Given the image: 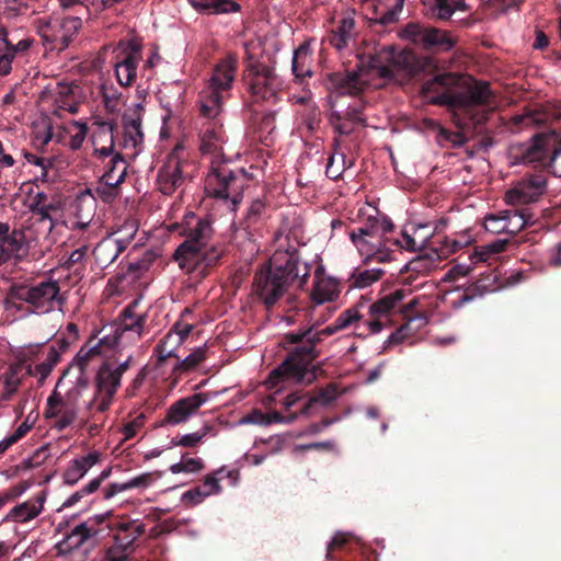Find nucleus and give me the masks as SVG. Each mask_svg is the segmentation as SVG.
Wrapping results in <instances>:
<instances>
[{
	"mask_svg": "<svg viewBox=\"0 0 561 561\" xmlns=\"http://www.w3.org/2000/svg\"><path fill=\"white\" fill-rule=\"evenodd\" d=\"M405 297L404 289H398L375 302L362 297L353 307L344 310L335 321L322 330L314 327L298 329L284 334L279 343L288 351L286 358L270 373L267 383L273 388L282 381L311 383L317 378L319 367L314 362L321 355L320 343L350 325L359 329L364 325L368 334L379 333L389 327L398 304Z\"/></svg>",
	"mask_w": 561,
	"mask_h": 561,
	"instance_id": "f257e3e1",
	"label": "nucleus"
},
{
	"mask_svg": "<svg viewBox=\"0 0 561 561\" xmlns=\"http://www.w3.org/2000/svg\"><path fill=\"white\" fill-rule=\"evenodd\" d=\"M422 94L433 105L453 112L455 124L465 130H477L495 108V95L486 81L467 83L461 75L437 73L422 85Z\"/></svg>",
	"mask_w": 561,
	"mask_h": 561,
	"instance_id": "f03ea898",
	"label": "nucleus"
},
{
	"mask_svg": "<svg viewBox=\"0 0 561 561\" xmlns=\"http://www.w3.org/2000/svg\"><path fill=\"white\" fill-rule=\"evenodd\" d=\"M309 275L310 265L302 262L297 248L278 249L268 262L255 272L253 294L270 310L290 288H304Z\"/></svg>",
	"mask_w": 561,
	"mask_h": 561,
	"instance_id": "7ed1b4c3",
	"label": "nucleus"
},
{
	"mask_svg": "<svg viewBox=\"0 0 561 561\" xmlns=\"http://www.w3.org/2000/svg\"><path fill=\"white\" fill-rule=\"evenodd\" d=\"M243 46L245 58L242 82L250 94V102L247 106L252 114H257L255 105L274 106L280 101L284 82L273 67L260 61L255 53L252 51L256 46L261 48V41L257 43L250 41Z\"/></svg>",
	"mask_w": 561,
	"mask_h": 561,
	"instance_id": "20e7f679",
	"label": "nucleus"
},
{
	"mask_svg": "<svg viewBox=\"0 0 561 561\" xmlns=\"http://www.w3.org/2000/svg\"><path fill=\"white\" fill-rule=\"evenodd\" d=\"M64 298L57 280L47 278L38 282L13 283L5 295V311L23 317L46 314L60 309Z\"/></svg>",
	"mask_w": 561,
	"mask_h": 561,
	"instance_id": "39448f33",
	"label": "nucleus"
},
{
	"mask_svg": "<svg viewBox=\"0 0 561 561\" xmlns=\"http://www.w3.org/2000/svg\"><path fill=\"white\" fill-rule=\"evenodd\" d=\"M512 158L514 163L547 169L561 178V139L557 133L536 135L531 142L515 147L512 150Z\"/></svg>",
	"mask_w": 561,
	"mask_h": 561,
	"instance_id": "423d86ee",
	"label": "nucleus"
},
{
	"mask_svg": "<svg viewBox=\"0 0 561 561\" xmlns=\"http://www.w3.org/2000/svg\"><path fill=\"white\" fill-rule=\"evenodd\" d=\"M250 175L244 169L232 170L225 163H211L205 181V192L208 196L224 202L234 211L243 197Z\"/></svg>",
	"mask_w": 561,
	"mask_h": 561,
	"instance_id": "0eeeda50",
	"label": "nucleus"
},
{
	"mask_svg": "<svg viewBox=\"0 0 561 561\" xmlns=\"http://www.w3.org/2000/svg\"><path fill=\"white\" fill-rule=\"evenodd\" d=\"M106 515H95L76 525L62 540L56 543L57 556H72L76 561H88L106 533L103 527Z\"/></svg>",
	"mask_w": 561,
	"mask_h": 561,
	"instance_id": "6e6552de",
	"label": "nucleus"
},
{
	"mask_svg": "<svg viewBox=\"0 0 561 561\" xmlns=\"http://www.w3.org/2000/svg\"><path fill=\"white\" fill-rule=\"evenodd\" d=\"M370 67L378 70L382 78H392L394 71H403L409 77H415L432 67V60L420 57L410 49L397 50L394 46H388L382 54L373 57Z\"/></svg>",
	"mask_w": 561,
	"mask_h": 561,
	"instance_id": "1a4fd4ad",
	"label": "nucleus"
},
{
	"mask_svg": "<svg viewBox=\"0 0 561 561\" xmlns=\"http://www.w3.org/2000/svg\"><path fill=\"white\" fill-rule=\"evenodd\" d=\"M133 356L114 367L111 363H103L95 375V392L87 404V410L98 413L106 412L113 404L117 390L121 387L122 376L129 369Z\"/></svg>",
	"mask_w": 561,
	"mask_h": 561,
	"instance_id": "9d476101",
	"label": "nucleus"
},
{
	"mask_svg": "<svg viewBox=\"0 0 561 561\" xmlns=\"http://www.w3.org/2000/svg\"><path fill=\"white\" fill-rule=\"evenodd\" d=\"M179 234L185 240L176 248L173 253L174 261L188 255L193 257L195 249L206 247L213 239L214 228L209 217H199L190 211L184 215L181 224L176 225Z\"/></svg>",
	"mask_w": 561,
	"mask_h": 561,
	"instance_id": "9b49d317",
	"label": "nucleus"
},
{
	"mask_svg": "<svg viewBox=\"0 0 561 561\" xmlns=\"http://www.w3.org/2000/svg\"><path fill=\"white\" fill-rule=\"evenodd\" d=\"M393 227L392 221L386 217L369 218L363 226L348 232L351 241L364 257L365 263L370 262L371 251L377 249L378 242H385L387 233L391 232Z\"/></svg>",
	"mask_w": 561,
	"mask_h": 561,
	"instance_id": "f8f14e48",
	"label": "nucleus"
},
{
	"mask_svg": "<svg viewBox=\"0 0 561 561\" xmlns=\"http://www.w3.org/2000/svg\"><path fill=\"white\" fill-rule=\"evenodd\" d=\"M28 209L33 226H37L47 237L59 220L62 203L59 196L37 192L28 197Z\"/></svg>",
	"mask_w": 561,
	"mask_h": 561,
	"instance_id": "ddd939ff",
	"label": "nucleus"
},
{
	"mask_svg": "<svg viewBox=\"0 0 561 561\" xmlns=\"http://www.w3.org/2000/svg\"><path fill=\"white\" fill-rule=\"evenodd\" d=\"M190 163L180 157V147H175L167 157L165 161L158 170L157 186L163 195H172L176 190L183 186L188 172Z\"/></svg>",
	"mask_w": 561,
	"mask_h": 561,
	"instance_id": "4468645a",
	"label": "nucleus"
},
{
	"mask_svg": "<svg viewBox=\"0 0 561 561\" xmlns=\"http://www.w3.org/2000/svg\"><path fill=\"white\" fill-rule=\"evenodd\" d=\"M106 515L103 527H106L105 535L111 534L112 540L118 546L123 547L131 554L139 546V539L146 533V526L139 519H131L129 517H119L113 520L108 519Z\"/></svg>",
	"mask_w": 561,
	"mask_h": 561,
	"instance_id": "2eb2a0df",
	"label": "nucleus"
},
{
	"mask_svg": "<svg viewBox=\"0 0 561 561\" xmlns=\"http://www.w3.org/2000/svg\"><path fill=\"white\" fill-rule=\"evenodd\" d=\"M547 191V176L542 173L527 174L515 182L505 193V201L513 206L537 202Z\"/></svg>",
	"mask_w": 561,
	"mask_h": 561,
	"instance_id": "dca6fc26",
	"label": "nucleus"
},
{
	"mask_svg": "<svg viewBox=\"0 0 561 561\" xmlns=\"http://www.w3.org/2000/svg\"><path fill=\"white\" fill-rule=\"evenodd\" d=\"M222 255L224 247L220 243H208L206 247L195 249L193 257L183 256L175 262L187 273H196L197 276L205 277L209 270L218 264Z\"/></svg>",
	"mask_w": 561,
	"mask_h": 561,
	"instance_id": "f3484780",
	"label": "nucleus"
},
{
	"mask_svg": "<svg viewBox=\"0 0 561 561\" xmlns=\"http://www.w3.org/2000/svg\"><path fill=\"white\" fill-rule=\"evenodd\" d=\"M144 107L136 104L134 108L128 110L122 117L123 137L118 141L121 149H131V156L136 157L141 150L144 144V133L141 129Z\"/></svg>",
	"mask_w": 561,
	"mask_h": 561,
	"instance_id": "a211bd4d",
	"label": "nucleus"
},
{
	"mask_svg": "<svg viewBox=\"0 0 561 561\" xmlns=\"http://www.w3.org/2000/svg\"><path fill=\"white\" fill-rule=\"evenodd\" d=\"M140 300L134 299L121 312L115 334L110 337L112 344L119 345L125 334L130 333L137 340L141 337L144 327L147 320L146 313H138L136 311Z\"/></svg>",
	"mask_w": 561,
	"mask_h": 561,
	"instance_id": "6ab92c4d",
	"label": "nucleus"
},
{
	"mask_svg": "<svg viewBox=\"0 0 561 561\" xmlns=\"http://www.w3.org/2000/svg\"><path fill=\"white\" fill-rule=\"evenodd\" d=\"M207 400L208 394L199 392L174 401L168 408L165 416L160 422V425L175 426L185 423L204 403L207 402Z\"/></svg>",
	"mask_w": 561,
	"mask_h": 561,
	"instance_id": "aec40b11",
	"label": "nucleus"
},
{
	"mask_svg": "<svg viewBox=\"0 0 561 561\" xmlns=\"http://www.w3.org/2000/svg\"><path fill=\"white\" fill-rule=\"evenodd\" d=\"M329 88L339 94L358 95L368 83L363 70L332 72L328 75Z\"/></svg>",
	"mask_w": 561,
	"mask_h": 561,
	"instance_id": "412c9836",
	"label": "nucleus"
},
{
	"mask_svg": "<svg viewBox=\"0 0 561 561\" xmlns=\"http://www.w3.org/2000/svg\"><path fill=\"white\" fill-rule=\"evenodd\" d=\"M236 71L237 57L234 55H228L215 66L207 88L214 89L222 94L227 93L232 87Z\"/></svg>",
	"mask_w": 561,
	"mask_h": 561,
	"instance_id": "4be33fe9",
	"label": "nucleus"
},
{
	"mask_svg": "<svg viewBox=\"0 0 561 561\" xmlns=\"http://www.w3.org/2000/svg\"><path fill=\"white\" fill-rule=\"evenodd\" d=\"M46 493L44 491L36 494L33 499L12 507L2 519V523H27L36 518L44 510Z\"/></svg>",
	"mask_w": 561,
	"mask_h": 561,
	"instance_id": "5701e85b",
	"label": "nucleus"
},
{
	"mask_svg": "<svg viewBox=\"0 0 561 561\" xmlns=\"http://www.w3.org/2000/svg\"><path fill=\"white\" fill-rule=\"evenodd\" d=\"M32 229H13L4 239H0V253L8 261L11 257H20L27 253L30 248Z\"/></svg>",
	"mask_w": 561,
	"mask_h": 561,
	"instance_id": "b1692460",
	"label": "nucleus"
},
{
	"mask_svg": "<svg viewBox=\"0 0 561 561\" xmlns=\"http://www.w3.org/2000/svg\"><path fill=\"white\" fill-rule=\"evenodd\" d=\"M125 240L106 238L96 244L93 249L95 262L102 268L108 267L126 250Z\"/></svg>",
	"mask_w": 561,
	"mask_h": 561,
	"instance_id": "393cba45",
	"label": "nucleus"
},
{
	"mask_svg": "<svg viewBox=\"0 0 561 561\" xmlns=\"http://www.w3.org/2000/svg\"><path fill=\"white\" fill-rule=\"evenodd\" d=\"M99 461V451H92L83 457L73 459L64 472V483L68 485H75Z\"/></svg>",
	"mask_w": 561,
	"mask_h": 561,
	"instance_id": "a878e982",
	"label": "nucleus"
},
{
	"mask_svg": "<svg viewBox=\"0 0 561 561\" xmlns=\"http://www.w3.org/2000/svg\"><path fill=\"white\" fill-rule=\"evenodd\" d=\"M424 5L439 20H448L458 12H466L465 0H424Z\"/></svg>",
	"mask_w": 561,
	"mask_h": 561,
	"instance_id": "bb28decb",
	"label": "nucleus"
},
{
	"mask_svg": "<svg viewBox=\"0 0 561 561\" xmlns=\"http://www.w3.org/2000/svg\"><path fill=\"white\" fill-rule=\"evenodd\" d=\"M339 284L331 277H324L316 273L311 291L312 300L318 304L333 301L339 296Z\"/></svg>",
	"mask_w": 561,
	"mask_h": 561,
	"instance_id": "cd10ccee",
	"label": "nucleus"
},
{
	"mask_svg": "<svg viewBox=\"0 0 561 561\" xmlns=\"http://www.w3.org/2000/svg\"><path fill=\"white\" fill-rule=\"evenodd\" d=\"M226 95L217 92L214 89H205L199 94V112L204 117L215 118L219 115L222 108Z\"/></svg>",
	"mask_w": 561,
	"mask_h": 561,
	"instance_id": "c85d7f7f",
	"label": "nucleus"
},
{
	"mask_svg": "<svg viewBox=\"0 0 561 561\" xmlns=\"http://www.w3.org/2000/svg\"><path fill=\"white\" fill-rule=\"evenodd\" d=\"M225 141V134L220 127L209 124L201 136L199 149L203 154H216L219 156Z\"/></svg>",
	"mask_w": 561,
	"mask_h": 561,
	"instance_id": "c756f323",
	"label": "nucleus"
},
{
	"mask_svg": "<svg viewBox=\"0 0 561 561\" xmlns=\"http://www.w3.org/2000/svg\"><path fill=\"white\" fill-rule=\"evenodd\" d=\"M221 491L220 484H218V479L214 476H206L203 483L197 485L188 491H186L182 500L184 502H188L193 505L201 503L205 497L210 494H217Z\"/></svg>",
	"mask_w": 561,
	"mask_h": 561,
	"instance_id": "7c9ffc66",
	"label": "nucleus"
},
{
	"mask_svg": "<svg viewBox=\"0 0 561 561\" xmlns=\"http://www.w3.org/2000/svg\"><path fill=\"white\" fill-rule=\"evenodd\" d=\"M127 162L122 153L116 152L104 165V173L101 176L103 181L113 182L121 186L127 174Z\"/></svg>",
	"mask_w": 561,
	"mask_h": 561,
	"instance_id": "2f4dec72",
	"label": "nucleus"
},
{
	"mask_svg": "<svg viewBox=\"0 0 561 561\" xmlns=\"http://www.w3.org/2000/svg\"><path fill=\"white\" fill-rule=\"evenodd\" d=\"M198 11L208 14L237 12L240 5L234 0H188Z\"/></svg>",
	"mask_w": 561,
	"mask_h": 561,
	"instance_id": "473e14b6",
	"label": "nucleus"
},
{
	"mask_svg": "<svg viewBox=\"0 0 561 561\" xmlns=\"http://www.w3.org/2000/svg\"><path fill=\"white\" fill-rule=\"evenodd\" d=\"M101 346L113 347L114 345L110 341V336H105V337L101 339L95 345H92V346L83 345L79 350V352L77 353V355L73 359L75 366L79 370H85L90 360L93 357H95L96 355H100Z\"/></svg>",
	"mask_w": 561,
	"mask_h": 561,
	"instance_id": "72a5a7b5",
	"label": "nucleus"
},
{
	"mask_svg": "<svg viewBox=\"0 0 561 561\" xmlns=\"http://www.w3.org/2000/svg\"><path fill=\"white\" fill-rule=\"evenodd\" d=\"M206 359V347H197L173 367L172 375L179 378L183 373L194 370Z\"/></svg>",
	"mask_w": 561,
	"mask_h": 561,
	"instance_id": "f704fd0d",
	"label": "nucleus"
},
{
	"mask_svg": "<svg viewBox=\"0 0 561 561\" xmlns=\"http://www.w3.org/2000/svg\"><path fill=\"white\" fill-rule=\"evenodd\" d=\"M507 244V239H495L480 247V249H476L470 257L473 262H486L491 255L504 252Z\"/></svg>",
	"mask_w": 561,
	"mask_h": 561,
	"instance_id": "c9c22d12",
	"label": "nucleus"
},
{
	"mask_svg": "<svg viewBox=\"0 0 561 561\" xmlns=\"http://www.w3.org/2000/svg\"><path fill=\"white\" fill-rule=\"evenodd\" d=\"M141 37H131L128 44V51L123 59L116 64L118 68L129 69L137 72L138 62L141 58Z\"/></svg>",
	"mask_w": 561,
	"mask_h": 561,
	"instance_id": "e433bc0d",
	"label": "nucleus"
},
{
	"mask_svg": "<svg viewBox=\"0 0 561 561\" xmlns=\"http://www.w3.org/2000/svg\"><path fill=\"white\" fill-rule=\"evenodd\" d=\"M336 399V393L334 389L327 388L323 389L318 396L308 398L305 402H302L299 408V413L301 415H311L313 413V409L319 403L322 405H329Z\"/></svg>",
	"mask_w": 561,
	"mask_h": 561,
	"instance_id": "4c0bfd02",
	"label": "nucleus"
},
{
	"mask_svg": "<svg viewBox=\"0 0 561 561\" xmlns=\"http://www.w3.org/2000/svg\"><path fill=\"white\" fill-rule=\"evenodd\" d=\"M383 275V271L380 268H373V270H356L352 274V285L353 287L357 288H365L370 286L373 283L379 280L381 276Z\"/></svg>",
	"mask_w": 561,
	"mask_h": 561,
	"instance_id": "58836bf2",
	"label": "nucleus"
},
{
	"mask_svg": "<svg viewBox=\"0 0 561 561\" xmlns=\"http://www.w3.org/2000/svg\"><path fill=\"white\" fill-rule=\"evenodd\" d=\"M401 237V239L393 238V241H391V244L394 245V252L397 250L417 252L426 248L427 241L425 239L419 241L414 236L410 234L407 230L402 231Z\"/></svg>",
	"mask_w": 561,
	"mask_h": 561,
	"instance_id": "ea45409f",
	"label": "nucleus"
},
{
	"mask_svg": "<svg viewBox=\"0 0 561 561\" xmlns=\"http://www.w3.org/2000/svg\"><path fill=\"white\" fill-rule=\"evenodd\" d=\"M505 216L507 220H512L511 228H514V233L526 227L534 226L536 222L534 214L527 208L516 210L512 215L507 213Z\"/></svg>",
	"mask_w": 561,
	"mask_h": 561,
	"instance_id": "a19ab883",
	"label": "nucleus"
},
{
	"mask_svg": "<svg viewBox=\"0 0 561 561\" xmlns=\"http://www.w3.org/2000/svg\"><path fill=\"white\" fill-rule=\"evenodd\" d=\"M512 220H507L506 216L489 215L485 218V230L492 233H514V228H511Z\"/></svg>",
	"mask_w": 561,
	"mask_h": 561,
	"instance_id": "79ce46f5",
	"label": "nucleus"
},
{
	"mask_svg": "<svg viewBox=\"0 0 561 561\" xmlns=\"http://www.w3.org/2000/svg\"><path fill=\"white\" fill-rule=\"evenodd\" d=\"M205 468V465L199 458H186L185 455L182 456V460L180 462L173 463L170 467V471L174 474L185 472V473H197Z\"/></svg>",
	"mask_w": 561,
	"mask_h": 561,
	"instance_id": "37998d69",
	"label": "nucleus"
},
{
	"mask_svg": "<svg viewBox=\"0 0 561 561\" xmlns=\"http://www.w3.org/2000/svg\"><path fill=\"white\" fill-rule=\"evenodd\" d=\"M391 241H393V238L387 236L385 242H378L377 249L371 251L370 261L387 263L394 260V245L391 244Z\"/></svg>",
	"mask_w": 561,
	"mask_h": 561,
	"instance_id": "c03bdc74",
	"label": "nucleus"
},
{
	"mask_svg": "<svg viewBox=\"0 0 561 561\" xmlns=\"http://www.w3.org/2000/svg\"><path fill=\"white\" fill-rule=\"evenodd\" d=\"M99 128L93 133V146H102L115 141L114 130L115 126L112 122L98 123Z\"/></svg>",
	"mask_w": 561,
	"mask_h": 561,
	"instance_id": "a18cd8bd",
	"label": "nucleus"
},
{
	"mask_svg": "<svg viewBox=\"0 0 561 561\" xmlns=\"http://www.w3.org/2000/svg\"><path fill=\"white\" fill-rule=\"evenodd\" d=\"M60 360V355L55 345H50L44 362L35 365V371L45 379L53 370L54 366Z\"/></svg>",
	"mask_w": 561,
	"mask_h": 561,
	"instance_id": "49530a36",
	"label": "nucleus"
},
{
	"mask_svg": "<svg viewBox=\"0 0 561 561\" xmlns=\"http://www.w3.org/2000/svg\"><path fill=\"white\" fill-rule=\"evenodd\" d=\"M23 369V365L21 363H14L8 367L5 373L2 375V380L5 389H10L11 391H18L22 379L20 374Z\"/></svg>",
	"mask_w": 561,
	"mask_h": 561,
	"instance_id": "de8ad7c7",
	"label": "nucleus"
},
{
	"mask_svg": "<svg viewBox=\"0 0 561 561\" xmlns=\"http://www.w3.org/2000/svg\"><path fill=\"white\" fill-rule=\"evenodd\" d=\"M364 105L362 102L358 104L350 105L344 112H333L332 118L335 121H348L352 123H364L363 118Z\"/></svg>",
	"mask_w": 561,
	"mask_h": 561,
	"instance_id": "09e8293b",
	"label": "nucleus"
},
{
	"mask_svg": "<svg viewBox=\"0 0 561 561\" xmlns=\"http://www.w3.org/2000/svg\"><path fill=\"white\" fill-rule=\"evenodd\" d=\"M511 121L514 126L523 128L541 125L545 119L538 112L526 111L523 114L514 115Z\"/></svg>",
	"mask_w": 561,
	"mask_h": 561,
	"instance_id": "8fccbe9b",
	"label": "nucleus"
},
{
	"mask_svg": "<svg viewBox=\"0 0 561 561\" xmlns=\"http://www.w3.org/2000/svg\"><path fill=\"white\" fill-rule=\"evenodd\" d=\"M119 193V186L114 184L113 182L103 181L100 179L96 187H95V194L96 196L102 199L104 203H112L114 202Z\"/></svg>",
	"mask_w": 561,
	"mask_h": 561,
	"instance_id": "3c124183",
	"label": "nucleus"
},
{
	"mask_svg": "<svg viewBox=\"0 0 561 561\" xmlns=\"http://www.w3.org/2000/svg\"><path fill=\"white\" fill-rule=\"evenodd\" d=\"M59 412L60 413L58 420H56L54 427L57 431H64L76 421L78 415V408L65 404L64 407L59 408Z\"/></svg>",
	"mask_w": 561,
	"mask_h": 561,
	"instance_id": "603ef678",
	"label": "nucleus"
},
{
	"mask_svg": "<svg viewBox=\"0 0 561 561\" xmlns=\"http://www.w3.org/2000/svg\"><path fill=\"white\" fill-rule=\"evenodd\" d=\"M131 556L129 551L112 540V543L104 549L101 561H129Z\"/></svg>",
	"mask_w": 561,
	"mask_h": 561,
	"instance_id": "864d4df0",
	"label": "nucleus"
},
{
	"mask_svg": "<svg viewBox=\"0 0 561 561\" xmlns=\"http://www.w3.org/2000/svg\"><path fill=\"white\" fill-rule=\"evenodd\" d=\"M96 481H90L85 485H83L80 490L72 493L62 504V507H71L76 504L80 503L84 497L91 495L96 492L98 489Z\"/></svg>",
	"mask_w": 561,
	"mask_h": 561,
	"instance_id": "5fc2aeb1",
	"label": "nucleus"
},
{
	"mask_svg": "<svg viewBox=\"0 0 561 561\" xmlns=\"http://www.w3.org/2000/svg\"><path fill=\"white\" fill-rule=\"evenodd\" d=\"M437 259H433L431 254L417 255L407 264V271L413 273H424L430 271Z\"/></svg>",
	"mask_w": 561,
	"mask_h": 561,
	"instance_id": "6e6d98bb",
	"label": "nucleus"
},
{
	"mask_svg": "<svg viewBox=\"0 0 561 561\" xmlns=\"http://www.w3.org/2000/svg\"><path fill=\"white\" fill-rule=\"evenodd\" d=\"M206 435H207V431L204 430L202 432L185 434L181 437H173L171 439V446H173V447L182 446V447H187V448H195L203 440V438Z\"/></svg>",
	"mask_w": 561,
	"mask_h": 561,
	"instance_id": "4d7b16f0",
	"label": "nucleus"
},
{
	"mask_svg": "<svg viewBox=\"0 0 561 561\" xmlns=\"http://www.w3.org/2000/svg\"><path fill=\"white\" fill-rule=\"evenodd\" d=\"M90 247L88 244H82L76 250H73L68 260L65 263V266L67 268H73L76 266L80 267L81 270L84 268L88 253H89Z\"/></svg>",
	"mask_w": 561,
	"mask_h": 561,
	"instance_id": "13d9d810",
	"label": "nucleus"
},
{
	"mask_svg": "<svg viewBox=\"0 0 561 561\" xmlns=\"http://www.w3.org/2000/svg\"><path fill=\"white\" fill-rule=\"evenodd\" d=\"M439 243V248L434 249V254L437 260L447 259L450 254L457 252L462 247L459 241L448 237H444Z\"/></svg>",
	"mask_w": 561,
	"mask_h": 561,
	"instance_id": "bf43d9fd",
	"label": "nucleus"
},
{
	"mask_svg": "<svg viewBox=\"0 0 561 561\" xmlns=\"http://www.w3.org/2000/svg\"><path fill=\"white\" fill-rule=\"evenodd\" d=\"M403 8V0H397L396 4L382 13L379 18H375L374 22L383 26L394 24L399 21V14Z\"/></svg>",
	"mask_w": 561,
	"mask_h": 561,
	"instance_id": "052dcab7",
	"label": "nucleus"
},
{
	"mask_svg": "<svg viewBox=\"0 0 561 561\" xmlns=\"http://www.w3.org/2000/svg\"><path fill=\"white\" fill-rule=\"evenodd\" d=\"M23 156L28 163L41 167V169H42L41 179H42V181H47L48 180V169L53 167L51 160L43 158V157H38L28 151H23Z\"/></svg>",
	"mask_w": 561,
	"mask_h": 561,
	"instance_id": "680f3d73",
	"label": "nucleus"
},
{
	"mask_svg": "<svg viewBox=\"0 0 561 561\" xmlns=\"http://www.w3.org/2000/svg\"><path fill=\"white\" fill-rule=\"evenodd\" d=\"M72 126L76 129V133L70 136L68 145L72 150H78L81 148L87 137L88 125L85 123L75 122Z\"/></svg>",
	"mask_w": 561,
	"mask_h": 561,
	"instance_id": "e2e57ef3",
	"label": "nucleus"
},
{
	"mask_svg": "<svg viewBox=\"0 0 561 561\" xmlns=\"http://www.w3.org/2000/svg\"><path fill=\"white\" fill-rule=\"evenodd\" d=\"M32 485L31 481H22L8 490L0 493V499L3 501V504L5 505L8 502L13 501L18 497H20L23 493L26 492V490Z\"/></svg>",
	"mask_w": 561,
	"mask_h": 561,
	"instance_id": "0e129e2a",
	"label": "nucleus"
},
{
	"mask_svg": "<svg viewBox=\"0 0 561 561\" xmlns=\"http://www.w3.org/2000/svg\"><path fill=\"white\" fill-rule=\"evenodd\" d=\"M265 203L257 198L252 202L250 205L245 220L248 222V226L256 224L260 218L262 217L263 213L265 211Z\"/></svg>",
	"mask_w": 561,
	"mask_h": 561,
	"instance_id": "69168bd1",
	"label": "nucleus"
},
{
	"mask_svg": "<svg viewBox=\"0 0 561 561\" xmlns=\"http://www.w3.org/2000/svg\"><path fill=\"white\" fill-rule=\"evenodd\" d=\"M276 113H277L276 110H267V111L263 112L261 122L259 124V128L261 131L271 134L274 130Z\"/></svg>",
	"mask_w": 561,
	"mask_h": 561,
	"instance_id": "338daca9",
	"label": "nucleus"
},
{
	"mask_svg": "<svg viewBox=\"0 0 561 561\" xmlns=\"http://www.w3.org/2000/svg\"><path fill=\"white\" fill-rule=\"evenodd\" d=\"M60 27L64 30V35H72L78 32L82 25V21L77 16H67L60 21Z\"/></svg>",
	"mask_w": 561,
	"mask_h": 561,
	"instance_id": "774afa93",
	"label": "nucleus"
}]
</instances>
